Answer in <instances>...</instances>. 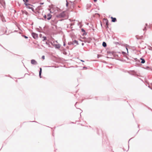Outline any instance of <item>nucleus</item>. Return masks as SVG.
Wrapping results in <instances>:
<instances>
[{
	"label": "nucleus",
	"mask_w": 152,
	"mask_h": 152,
	"mask_svg": "<svg viewBox=\"0 0 152 152\" xmlns=\"http://www.w3.org/2000/svg\"><path fill=\"white\" fill-rule=\"evenodd\" d=\"M72 44H73V45H74L75 44L76 45H77L78 44V42L76 40H74L73 42L72 43Z\"/></svg>",
	"instance_id": "nucleus-16"
},
{
	"label": "nucleus",
	"mask_w": 152,
	"mask_h": 152,
	"mask_svg": "<svg viewBox=\"0 0 152 152\" xmlns=\"http://www.w3.org/2000/svg\"><path fill=\"white\" fill-rule=\"evenodd\" d=\"M23 0V1L24 2H25H25H25V1H26L25 0Z\"/></svg>",
	"instance_id": "nucleus-36"
},
{
	"label": "nucleus",
	"mask_w": 152,
	"mask_h": 152,
	"mask_svg": "<svg viewBox=\"0 0 152 152\" xmlns=\"http://www.w3.org/2000/svg\"><path fill=\"white\" fill-rule=\"evenodd\" d=\"M148 24L147 23H146L145 24V26L144 28L143 29V30L144 31H146L147 30L146 27L147 26Z\"/></svg>",
	"instance_id": "nucleus-14"
},
{
	"label": "nucleus",
	"mask_w": 152,
	"mask_h": 152,
	"mask_svg": "<svg viewBox=\"0 0 152 152\" xmlns=\"http://www.w3.org/2000/svg\"><path fill=\"white\" fill-rule=\"evenodd\" d=\"M126 48V50H127V53H128V49L127 48Z\"/></svg>",
	"instance_id": "nucleus-32"
},
{
	"label": "nucleus",
	"mask_w": 152,
	"mask_h": 152,
	"mask_svg": "<svg viewBox=\"0 0 152 152\" xmlns=\"http://www.w3.org/2000/svg\"><path fill=\"white\" fill-rule=\"evenodd\" d=\"M39 37L40 38H42V35L41 34H40L39 35Z\"/></svg>",
	"instance_id": "nucleus-25"
},
{
	"label": "nucleus",
	"mask_w": 152,
	"mask_h": 152,
	"mask_svg": "<svg viewBox=\"0 0 152 152\" xmlns=\"http://www.w3.org/2000/svg\"><path fill=\"white\" fill-rule=\"evenodd\" d=\"M44 18H45V20H47V16L46 15H45L44 16Z\"/></svg>",
	"instance_id": "nucleus-20"
},
{
	"label": "nucleus",
	"mask_w": 152,
	"mask_h": 152,
	"mask_svg": "<svg viewBox=\"0 0 152 152\" xmlns=\"http://www.w3.org/2000/svg\"><path fill=\"white\" fill-rule=\"evenodd\" d=\"M42 58L43 59H45V56H43L42 57Z\"/></svg>",
	"instance_id": "nucleus-26"
},
{
	"label": "nucleus",
	"mask_w": 152,
	"mask_h": 152,
	"mask_svg": "<svg viewBox=\"0 0 152 152\" xmlns=\"http://www.w3.org/2000/svg\"><path fill=\"white\" fill-rule=\"evenodd\" d=\"M44 4V3H40V4Z\"/></svg>",
	"instance_id": "nucleus-35"
},
{
	"label": "nucleus",
	"mask_w": 152,
	"mask_h": 152,
	"mask_svg": "<svg viewBox=\"0 0 152 152\" xmlns=\"http://www.w3.org/2000/svg\"><path fill=\"white\" fill-rule=\"evenodd\" d=\"M77 102H76V104H75V107H76V104H77Z\"/></svg>",
	"instance_id": "nucleus-38"
},
{
	"label": "nucleus",
	"mask_w": 152,
	"mask_h": 152,
	"mask_svg": "<svg viewBox=\"0 0 152 152\" xmlns=\"http://www.w3.org/2000/svg\"><path fill=\"white\" fill-rule=\"evenodd\" d=\"M82 45H84V44L83 43H82Z\"/></svg>",
	"instance_id": "nucleus-37"
},
{
	"label": "nucleus",
	"mask_w": 152,
	"mask_h": 152,
	"mask_svg": "<svg viewBox=\"0 0 152 152\" xmlns=\"http://www.w3.org/2000/svg\"><path fill=\"white\" fill-rule=\"evenodd\" d=\"M101 26H102V23H101Z\"/></svg>",
	"instance_id": "nucleus-39"
},
{
	"label": "nucleus",
	"mask_w": 152,
	"mask_h": 152,
	"mask_svg": "<svg viewBox=\"0 0 152 152\" xmlns=\"http://www.w3.org/2000/svg\"><path fill=\"white\" fill-rule=\"evenodd\" d=\"M72 42H69L68 43V45H73V44H72Z\"/></svg>",
	"instance_id": "nucleus-22"
},
{
	"label": "nucleus",
	"mask_w": 152,
	"mask_h": 152,
	"mask_svg": "<svg viewBox=\"0 0 152 152\" xmlns=\"http://www.w3.org/2000/svg\"><path fill=\"white\" fill-rule=\"evenodd\" d=\"M129 73L132 75H136V72L134 70L131 71H130V72H129Z\"/></svg>",
	"instance_id": "nucleus-6"
},
{
	"label": "nucleus",
	"mask_w": 152,
	"mask_h": 152,
	"mask_svg": "<svg viewBox=\"0 0 152 152\" xmlns=\"http://www.w3.org/2000/svg\"><path fill=\"white\" fill-rule=\"evenodd\" d=\"M94 2H96L97 1V0H94Z\"/></svg>",
	"instance_id": "nucleus-31"
},
{
	"label": "nucleus",
	"mask_w": 152,
	"mask_h": 152,
	"mask_svg": "<svg viewBox=\"0 0 152 152\" xmlns=\"http://www.w3.org/2000/svg\"><path fill=\"white\" fill-rule=\"evenodd\" d=\"M28 14V13L27 12H26V14L27 15Z\"/></svg>",
	"instance_id": "nucleus-33"
},
{
	"label": "nucleus",
	"mask_w": 152,
	"mask_h": 152,
	"mask_svg": "<svg viewBox=\"0 0 152 152\" xmlns=\"http://www.w3.org/2000/svg\"><path fill=\"white\" fill-rule=\"evenodd\" d=\"M65 45H66L65 43L64 42V44H63V45H64V46H65Z\"/></svg>",
	"instance_id": "nucleus-28"
},
{
	"label": "nucleus",
	"mask_w": 152,
	"mask_h": 152,
	"mask_svg": "<svg viewBox=\"0 0 152 152\" xmlns=\"http://www.w3.org/2000/svg\"><path fill=\"white\" fill-rule=\"evenodd\" d=\"M47 17L48 18H47V20H49L51 18L52 15L50 13H49L47 15Z\"/></svg>",
	"instance_id": "nucleus-5"
},
{
	"label": "nucleus",
	"mask_w": 152,
	"mask_h": 152,
	"mask_svg": "<svg viewBox=\"0 0 152 152\" xmlns=\"http://www.w3.org/2000/svg\"><path fill=\"white\" fill-rule=\"evenodd\" d=\"M24 4L27 8L31 9L33 11H34V9L32 7V5L30 4L27 3L26 2H25Z\"/></svg>",
	"instance_id": "nucleus-1"
},
{
	"label": "nucleus",
	"mask_w": 152,
	"mask_h": 152,
	"mask_svg": "<svg viewBox=\"0 0 152 152\" xmlns=\"http://www.w3.org/2000/svg\"><path fill=\"white\" fill-rule=\"evenodd\" d=\"M44 67H56L54 66H45Z\"/></svg>",
	"instance_id": "nucleus-21"
},
{
	"label": "nucleus",
	"mask_w": 152,
	"mask_h": 152,
	"mask_svg": "<svg viewBox=\"0 0 152 152\" xmlns=\"http://www.w3.org/2000/svg\"><path fill=\"white\" fill-rule=\"evenodd\" d=\"M54 46L55 48L57 49H59L61 47V45L59 44H55Z\"/></svg>",
	"instance_id": "nucleus-10"
},
{
	"label": "nucleus",
	"mask_w": 152,
	"mask_h": 152,
	"mask_svg": "<svg viewBox=\"0 0 152 152\" xmlns=\"http://www.w3.org/2000/svg\"><path fill=\"white\" fill-rule=\"evenodd\" d=\"M46 44H48V43H47V42H46Z\"/></svg>",
	"instance_id": "nucleus-40"
},
{
	"label": "nucleus",
	"mask_w": 152,
	"mask_h": 152,
	"mask_svg": "<svg viewBox=\"0 0 152 152\" xmlns=\"http://www.w3.org/2000/svg\"><path fill=\"white\" fill-rule=\"evenodd\" d=\"M104 20L105 21L106 25L107 26V28H108V20L107 19L104 18Z\"/></svg>",
	"instance_id": "nucleus-7"
},
{
	"label": "nucleus",
	"mask_w": 152,
	"mask_h": 152,
	"mask_svg": "<svg viewBox=\"0 0 152 152\" xmlns=\"http://www.w3.org/2000/svg\"><path fill=\"white\" fill-rule=\"evenodd\" d=\"M42 72V69L41 68H39V76L40 78L42 77H41V73Z\"/></svg>",
	"instance_id": "nucleus-11"
},
{
	"label": "nucleus",
	"mask_w": 152,
	"mask_h": 152,
	"mask_svg": "<svg viewBox=\"0 0 152 152\" xmlns=\"http://www.w3.org/2000/svg\"><path fill=\"white\" fill-rule=\"evenodd\" d=\"M66 6L67 7H68V6L69 3H68V2L67 1V0H66Z\"/></svg>",
	"instance_id": "nucleus-19"
},
{
	"label": "nucleus",
	"mask_w": 152,
	"mask_h": 152,
	"mask_svg": "<svg viewBox=\"0 0 152 152\" xmlns=\"http://www.w3.org/2000/svg\"><path fill=\"white\" fill-rule=\"evenodd\" d=\"M80 61H81L82 62H84V61H83V60H81Z\"/></svg>",
	"instance_id": "nucleus-29"
},
{
	"label": "nucleus",
	"mask_w": 152,
	"mask_h": 152,
	"mask_svg": "<svg viewBox=\"0 0 152 152\" xmlns=\"http://www.w3.org/2000/svg\"><path fill=\"white\" fill-rule=\"evenodd\" d=\"M31 63L32 64L34 65H37V61L34 59H32L31 60Z\"/></svg>",
	"instance_id": "nucleus-4"
},
{
	"label": "nucleus",
	"mask_w": 152,
	"mask_h": 152,
	"mask_svg": "<svg viewBox=\"0 0 152 152\" xmlns=\"http://www.w3.org/2000/svg\"><path fill=\"white\" fill-rule=\"evenodd\" d=\"M31 35L35 39H37L38 37V34L34 32H32L31 34Z\"/></svg>",
	"instance_id": "nucleus-2"
},
{
	"label": "nucleus",
	"mask_w": 152,
	"mask_h": 152,
	"mask_svg": "<svg viewBox=\"0 0 152 152\" xmlns=\"http://www.w3.org/2000/svg\"><path fill=\"white\" fill-rule=\"evenodd\" d=\"M0 46H1V45L0 44Z\"/></svg>",
	"instance_id": "nucleus-42"
},
{
	"label": "nucleus",
	"mask_w": 152,
	"mask_h": 152,
	"mask_svg": "<svg viewBox=\"0 0 152 152\" xmlns=\"http://www.w3.org/2000/svg\"><path fill=\"white\" fill-rule=\"evenodd\" d=\"M83 68H85V69H87V67H86L85 66H84L83 67Z\"/></svg>",
	"instance_id": "nucleus-34"
},
{
	"label": "nucleus",
	"mask_w": 152,
	"mask_h": 152,
	"mask_svg": "<svg viewBox=\"0 0 152 152\" xmlns=\"http://www.w3.org/2000/svg\"><path fill=\"white\" fill-rule=\"evenodd\" d=\"M43 38V39H42V41H44L45 40L47 39V38L46 37H42Z\"/></svg>",
	"instance_id": "nucleus-18"
},
{
	"label": "nucleus",
	"mask_w": 152,
	"mask_h": 152,
	"mask_svg": "<svg viewBox=\"0 0 152 152\" xmlns=\"http://www.w3.org/2000/svg\"><path fill=\"white\" fill-rule=\"evenodd\" d=\"M91 7V4H88L86 6L87 9H88Z\"/></svg>",
	"instance_id": "nucleus-12"
},
{
	"label": "nucleus",
	"mask_w": 152,
	"mask_h": 152,
	"mask_svg": "<svg viewBox=\"0 0 152 152\" xmlns=\"http://www.w3.org/2000/svg\"><path fill=\"white\" fill-rule=\"evenodd\" d=\"M70 2L71 3V4L70 5V7L71 9H73L74 8V3L73 2L70 1Z\"/></svg>",
	"instance_id": "nucleus-8"
},
{
	"label": "nucleus",
	"mask_w": 152,
	"mask_h": 152,
	"mask_svg": "<svg viewBox=\"0 0 152 152\" xmlns=\"http://www.w3.org/2000/svg\"><path fill=\"white\" fill-rule=\"evenodd\" d=\"M23 37H24L26 39H28V37H27V36H26L25 35H23Z\"/></svg>",
	"instance_id": "nucleus-23"
},
{
	"label": "nucleus",
	"mask_w": 152,
	"mask_h": 152,
	"mask_svg": "<svg viewBox=\"0 0 152 152\" xmlns=\"http://www.w3.org/2000/svg\"><path fill=\"white\" fill-rule=\"evenodd\" d=\"M111 19H112V22H115L117 21V20L116 18H113L112 17H111Z\"/></svg>",
	"instance_id": "nucleus-9"
},
{
	"label": "nucleus",
	"mask_w": 152,
	"mask_h": 152,
	"mask_svg": "<svg viewBox=\"0 0 152 152\" xmlns=\"http://www.w3.org/2000/svg\"><path fill=\"white\" fill-rule=\"evenodd\" d=\"M81 30L82 31L84 32L85 33H86L85 31V30H84V29L83 28H82Z\"/></svg>",
	"instance_id": "nucleus-24"
},
{
	"label": "nucleus",
	"mask_w": 152,
	"mask_h": 152,
	"mask_svg": "<svg viewBox=\"0 0 152 152\" xmlns=\"http://www.w3.org/2000/svg\"><path fill=\"white\" fill-rule=\"evenodd\" d=\"M140 60H141V63L142 64H144L145 62V59L142 58H140Z\"/></svg>",
	"instance_id": "nucleus-15"
},
{
	"label": "nucleus",
	"mask_w": 152,
	"mask_h": 152,
	"mask_svg": "<svg viewBox=\"0 0 152 152\" xmlns=\"http://www.w3.org/2000/svg\"><path fill=\"white\" fill-rule=\"evenodd\" d=\"M122 53L123 55H124V54H126V53H125V52H124V51H122Z\"/></svg>",
	"instance_id": "nucleus-27"
},
{
	"label": "nucleus",
	"mask_w": 152,
	"mask_h": 152,
	"mask_svg": "<svg viewBox=\"0 0 152 152\" xmlns=\"http://www.w3.org/2000/svg\"><path fill=\"white\" fill-rule=\"evenodd\" d=\"M65 16L64 13L63 12L60 13L58 15H57V17L59 18H63Z\"/></svg>",
	"instance_id": "nucleus-3"
},
{
	"label": "nucleus",
	"mask_w": 152,
	"mask_h": 152,
	"mask_svg": "<svg viewBox=\"0 0 152 152\" xmlns=\"http://www.w3.org/2000/svg\"><path fill=\"white\" fill-rule=\"evenodd\" d=\"M102 45L104 47H105L107 46V44L106 43L104 42H103Z\"/></svg>",
	"instance_id": "nucleus-17"
},
{
	"label": "nucleus",
	"mask_w": 152,
	"mask_h": 152,
	"mask_svg": "<svg viewBox=\"0 0 152 152\" xmlns=\"http://www.w3.org/2000/svg\"><path fill=\"white\" fill-rule=\"evenodd\" d=\"M28 0H25L26 2H28Z\"/></svg>",
	"instance_id": "nucleus-30"
},
{
	"label": "nucleus",
	"mask_w": 152,
	"mask_h": 152,
	"mask_svg": "<svg viewBox=\"0 0 152 152\" xmlns=\"http://www.w3.org/2000/svg\"><path fill=\"white\" fill-rule=\"evenodd\" d=\"M126 58H127V59H128V58L127 57H126Z\"/></svg>",
	"instance_id": "nucleus-41"
},
{
	"label": "nucleus",
	"mask_w": 152,
	"mask_h": 152,
	"mask_svg": "<svg viewBox=\"0 0 152 152\" xmlns=\"http://www.w3.org/2000/svg\"><path fill=\"white\" fill-rule=\"evenodd\" d=\"M0 17L2 21L3 22H6V20L4 19V18L2 15H0Z\"/></svg>",
	"instance_id": "nucleus-13"
}]
</instances>
